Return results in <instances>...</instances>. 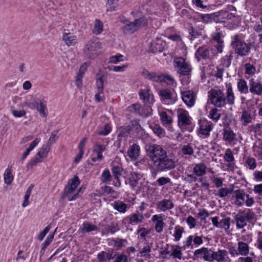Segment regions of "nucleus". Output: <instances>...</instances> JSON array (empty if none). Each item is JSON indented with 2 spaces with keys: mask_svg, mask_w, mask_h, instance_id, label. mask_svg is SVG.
Returning a JSON list of instances; mask_svg holds the SVG:
<instances>
[{
  "mask_svg": "<svg viewBox=\"0 0 262 262\" xmlns=\"http://www.w3.org/2000/svg\"><path fill=\"white\" fill-rule=\"evenodd\" d=\"M145 150L158 171H167L175 168L176 162L167 155L162 146L149 143L145 145Z\"/></svg>",
  "mask_w": 262,
  "mask_h": 262,
  "instance_id": "obj_1",
  "label": "nucleus"
},
{
  "mask_svg": "<svg viewBox=\"0 0 262 262\" xmlns=\"http://www.w3.org/2000/svg\"><path fill=\"white\" fill-rule=\"evenodd\" d=\"M226 95L220 89H211L209 92L210 102L215 107H222L227 103L233 105L235 103V97L231 83H226Z\"/></svg>",
  "mask_w": 262,
  "mask_h": 262,
  "instance_id": "obj_2",
  "label": "nucleus"
},
{
  "mask_svg": "<svg viewBox=\"0 0 262 262\" xmlns=\"http://www.w3.org/2000/svg\"><path fill=\"white\" fill-rule=\"evenodd\" d=\"M231 46L234 53L241 57L248 55L251 50L250 45L245 42L238 34L232 37Z\"/></svg>",
  "mask_w": 262,
  "mask_h": 262,
  "instance_id": "obj_3",
  "label": "nucleus"
},
{
  "mask_svg": "<svg viewBox=\"0 0 262 262\" xmlns=\"http://www.w3.org/2000/svg\"><path fill=\"white\" fill-rule=\"evenodd\" d=\"M79 184L80 180L77 176H74L68 181L67 186L64 190V196L67 198L69 201L75 200L78 197L80 189L77 190L76 188Z\"/></svg>",
  "mask_w": 262,
  "mask_h": 262,
  "instance_id": "obj_4",
  "label": "nucleus"
},
{
  "mask_svg": "<svg viewBox=\"0 0 262 262\" xmlns=\"http://www.w3.org/2000/svg\"><path fill=\"white\" fill-rule=\"evenodd\" d=\"M178 125L182 129L189 132L193 130L194 125L192 122V118L188 111L183 109H178L177 111Z\"/></svg>",
  "mask_w": 262,
  "mask_h": 262,
  "instance_id": "obj_5",
  "label": "nucleus"
},
{
  "mask_svg": "<svg viewBox=\"0 0 262 262\" xmlns=\"http://www.w3.org/2000/svg\"><path fill=\"white\" fill-rule=\"evenodd\" d=\"M216 50L214 48L206 46L200 47L196 51L195 56L198 61H200L201 58L211 60L218 53Z\"/></svg>",
  "mask_w": 262,
  "mask_h": 262,
  "instance_id": "obj_6",
  "label": "nucleus"
},
{
  "mask_svg": "<svg viewBox=\"0 0 262 262\" xmlns=\"http://www.w3.org/2000/svg\"><path fill=\"white\" fill-rule=\"evenodd\" d=\"M100 48V45L96 40H89L83 48V54L88 59L95 58L98 55L97 51Z\"/></svg>",
  "mask_w": 262,
  "mask_h": 262,
  "instance_id": "obj_7",
  "label": "nucleus"
},
{
  "mask_svg": "<svg viewBox=\"0 0 262 262\" xmlns=\"http://www.w3.org/2000/svg\"><path fill=\"white\" fill-rule=\"evenodd\" d=\"M158 94L160 100L163 104H173L177 101V96L173 90L163 89L159 91Z\"/></svg>",
  "mask_w": 262,
  "mask_h": 262,
  "instance_id": "obj_8",
  "label": "nucleus"
},
{
  "mask_svg": "<svg viewBox=\"0 0 262 262\" xmlns=\"http://www.w3.org/2000/svg\"><path fill=\"white\" fill-rule=\"evenodd\" d=\"M174 65L178 69V73L183 75H188L191 71V65L187 62L185 59L181 57H177L174 59Z\"/></svg>",
  "mask_w": 262,
  "mask_h": 262,
  "instance_id": "obj_9",
  "label": "nucleus"
},
{
  "mask_svg": "<svg viewBox=\"0 0 262 262\" xmlns=\"http://www.w3.org/2000/svg\"><path fill=\"white\" fill-rule=\"evenodd\" d=\"M133 127L137 130L141 128V125L136 121H133L130 125L120 127L118 134L119 139L128 137Z\"/></svg>",
  "mask_w": 262,
  "mask_h": 262,
  "instance_id": "obj_10",
  "label": "nucleus"
},
{
  "mask_svg": "<svg viewBox=\"0 0 262 262\" xmlns=\"http://www.w3.org/2000/svg\"><path fill=\"white\" fill-rule=\"evenodd\" d=\"M212 224L214 226L221 229H223L227 231L229 229L230 227V218L229 217H225L219 221L218 216H215L211 218Z\"/></svg>",
  "mask_w": 262,
  "mask_h": 262,
  "instance_id": "obj_11",
  "label": "nucleus"
},
{
  "mask_svg": "<svg viewBox=\"0 0 262 262\" xmlns=\"http://www.w3.org/2000/svg\"><path fill=\"white\" fill-rule=\"evenodd\" d=\"M144 220V216L142 213L140 212L138 210L131 213L125 217L124 221H127L129 224L136 225L141 224L143 223Z\"/></svg>",
  "mask_w": 262,
  "mask_h": 262,
  "instance_id": "obj_12",
  "label": "nucleus"
},
{
  "mask_svg": "<svg viewBox=\"0 0 262 262\" xmlns=\"http://www.w3.org/2000/svg\"><path fill=\"white\" fill-rule=\"evenodd\" d=\"M111 171L113 174L112 176L114 177L115 180L113 182V185L115 187H120L121 186L120 177L122 174V167L119 165H112Z\"/></svg>",
  "mask_w": 262,
  "mask_h": 262,
  "instance_id": "obj_13",
  "label": "nucleus"
},
{
  "mask_svg": "<svg viewBox=\"0 0 262 262\" xmlns=\"http://www.w3.org/2000/svg\"><path fill=\"white\" fill-rule=\"evenodd\" d=\"M249 91L253 95H262V82L255 80L253 78L249 80Z\"/></svg>",
  "mask_w": 262,
  "mask_h": 262,
  "instance_id": "obj_14",
  "label": "nucleus"
},
{
  "mask_svg": "<svg viewBox=\"0 0 262 262\" xmlns=\"http://www.w3.org/2000/svg\"><path fill=\"white\" fill-rule=\"evenodd\" d=\"M164 216L162 213L155 214L152 216L151 220L155 224V231L158 233H161L163 230L165 224L163 221Z\"/></svg>",
  "mask_w": 262,
  "mask_h": 262,
  "instance_id": "obj_15",
  "label": "nucleus"
},
{
  "mask_svg": "<svg viewBox=\"0 0 262 262\" xmlns=\"http://www.w3.org/2000/svg\"><path fill=\"white\" fill-rule=\"evenodd\" d=\"M224 35L222 32H217L213 34L212 39L215 42L214 47L218 53H222L224 47Z\"/></svg>",
  "mask_w": 262,
  "mask_h": 262,
  "instance_id": "obj_16",
  "label": "nucleus"
},
{
  "mask_svg": "<svg viewBox=\"0 0 262 262\" xmlns=\"http://www.w3.org/2000/svg\"><path fill=\"white\" fill-rule=\"evenodd\" d=\"M221 14V13L217 12L207 14H200V16L202 21L204 23L208 24L212 22L218 23L223 21L220 18Z\"/></svg>",
  "mask_w": 262,
  "mask_h": 262,
  "instance_id": "obj_17",
  "label": "nucleus"
},
{
  "mask_svg": "<svg viewBox=\"0 0 262 262\" xmlns=\"http://www.w3.org/2000/svg\"><path fill=\"white\" fill-rule=\"evenodd\" d=\"M181 97L183 102L189 107L194 105L195 100V95L192 91H181Z\"/></svg>",
  "mask_w": 262,
  "mask_h": 262,
  "instance_id": "obj_18",
  "label": "nucleus"
},
{
  "mask_svg": "<svg viewBox=\"0 0 262 262\" xmlns=\"http://www.w3.org/2000/svg\"><path fill=\"white\" fill-rule=\"evenodd\" d=\"M174 205L171 199H163L156 203L157 209L160 211L165 212L174 207Z\"/></svg>",
  "mask_w": 262,
  "mask_h": 262,
  "instance_id": "obj_19",
  "label": "nucleus"
},
{
  "mask_svg": "<svg viewBox=\"0 0 262 262\" xmlns=\"http://www.w3.org/2000/svg\"><path fill=\"white\" fill-rule=\"evenodd\" d=\"M165 46V42L160 38H157L150 43L149 51L153 53L162 52Z\"/></svg>",
  "mask_w": 262,
  "mask_h": 262,
  "instance_id": "obj_20",
  "label": "nucleus"
},
{
  "mask_svg": "<svg viewBox=\"0 0 262 262\" xmlns=\"http://www.w3.org/2000/svg\"><path fill=\"white\" fill-rule=\"evenodd\" d=\"M127 156L132 160L137 161L140 155V147L137 144H134L130 146L127 152Z\"/></svg>",
  "mask_w": 262,
  "mask_h": 262,
  "instance_id": "obj_21",
  "label": "nucleus"
},
{
  "mask_svg": "<svg viewBox=\"0 0 262 262\" xmlns=\"http://www.w3.org/2000/svg\"><path fill=\"white\" fill-rule=\"evenodd\" d=\"M213 260H216L217 262H230L231 259L228 257L226 250H219L214 252Z\"/></svg>",
  "mask_w": 262,
  "mask_h": 262,
  "instance_id": "obj_22",
  "label": "nucleus"
},
{
  "mask_svg": "<svg viewBox=\"0 0 262 262\" xmlns=\"http://www.w3.org/2000/svg\"><path fill=\"white\" fill-rule=\"evenodd\" d=\"M247 194L243 189H238L234 191V196L235 198V204L238 206H242L245 203Z\"/></svg>",
  "mask_w": 262,
  "mask_h": 262,
  "instance_id": "obj_23",
  "label": "nucleus"
},
{
  "mask_svg": "<svg viewBox=\"0 0 262 262\" xmlns=\"http://www.w3.org/2000/svg\"><path fill=\"white\" fill-rule=\"evenodd\" d=\"M212 129V124L211 122L207 121H202L200 122L199 133L208 137Z\"/></svg>",
  "mask_w": 262,
  "mask_h": 262,
  "instance_id": "obj_24",
  "label": "nucleus"
},
{
  "mask_svg": "<svg viewBox=\"0 0 262 262\" xmlns=\"http://www.w3.org/2000/svg\"><path fill=\"white\" fill-rule=\"evenodd\" d=\"M207 166L204 163L196 164L193 168V173L196 177H203L206 173Z\"/></svg>",
  "mask_w": 262,
  "mask_h": 262,
  "instance_id": "obj_25",
  "label": "nucleus"
},
{
  "mask_svg": "<svg viewBox=\"0 0 262 262\" xmlns=\"http://www.w3.org/2000/svg\"><path fill=\"white\" fill-rule=\"evenodd\" d=\"M97 227L89 222H84L79 228V231L84 234L93 231L97 230Z\"/></svg>",
  "mask_w": 262,
  "mask_h": 262,
  "instance_id": "obj_26",
  "label": "nucleus"
},
{
  "mask_svg": "<svg viewBox=\"0 0 262 262\" xmlns=\"http://www.w3.org/2000/svg\"><path fill=\"white\" fill-rule=\"evenodd\" d=\"M140 180L139 175L136 173H132L128 178L125 181V183L128 184L132 189H135L138 184Z\"/></svg>",
  "mask_w": 262,
  "mask_h": 262,
  "instance_id": "obj_27",
  "label": "nucleus"
},
{
  "mask_svg": "<svg viewBox=\"0 0 262 262\" xmlns=\"http://www.w3.org/2000/svg\"><path fill=\"white\" fill-rule=\"evenodd\" d=\"M160 120L164 126L165 127H169L172 122V117L168 115L166 112L162 111L159 113Z\"/></svg>",
  "mask_w": 262,
  "mask_h": 262,
  "instance_id": "obj_28",
  "label": "nucleus"
},
{
  "mask_svg": "<svg viewBox=\"0 0 262 262\" xmlns=\"http://www.w3.org/2000/svg\"><path fill=\"white\" fill-rule=\"evenodd\" d=\"M139 96L144 103L151 102L152 103L154 100L153 95L151 96L149 90L148 89L141 90L139 92Z\"/></svg>",
  "mask_w": 262,
  "mask_h": 262,
  "instance_id": "obj_29",
  "label": "nucleus"
},
{
  "mask_svg": "<svg viewBox=\"0 0 262 262\" xmlns=\"http://www.w3.org/2000/svg\"><path fill=\"white\" fill-rule=\"evenodd\" d=\"M237 228L242 229L247 225V221L244 216V211L238 212L234 217Z\"/></svg>",
  "mask_w": 262,
  "mask_h": 262,
  "instance_id": "obj_30",
  "label": "nucleus"
},
{
  "mask_svg": "<svg viewBox=\"0 0 262 262\" xmlns=\"http://www.w3.org/2000/svg\"><path fill=\"white\" fill-rule=\"evenodd\" d=\"M223 140L229 143H232L236 139V134L230 129H224Z\"/></svg>",
  "mask_w": 262,
  "mask_h": 262,
  "instance_id": "obj_31",
  "label": "nucleus"
},
{
  "mask_svg": "<svg viewBox=\"0 0 262 262\" xmlns=\"http://www.w3.org/2000/svg\"><path fill=\"white\" fill-rule=\"evenodd\" d=\"M125 24L124 26L121 28L123 32L125 34H132L137 31L136 27L134 22L129 23L127 20L124 21Z\"/></svg>",
  "mask_w": 262,
  "mask_h": 262,
  "instance_id": "obj_32",
  "label": "nucleus"
},
{
  "mask_svg": "<svg viewBox=\"0 0 262 262\" xmlns=\"http://www.w3.org/2000/svg\"><path fill=\"white\" fill-rule=\"evenodd\" d=\"M62 39L69 46H73L76 43L77 37L71 33H64Z\"/></svg>",
  "mask_w": 262,
  "mask_h": 262,
  "instance_id": "obj_33",
  "label": "nucleus"
},
{
  "mask_svg": "<svg viewBox=\"0 0 262 262\" xmlns=\"http://www.w3.org/2000/svg\"><path fill=\"white\" fill-rule=\"evenodd\" d=\"M240 121L243 126H246L252 122V117L250 113L247 111H244L242 113Z\"/></svg>",
  "mask_w": 262,
  "mask_h": 262,
  "instance_id": "obj_34",
  "label": "nucleus"
},
{
  "mask_svg": "<svg viewBox=\"0 0 262 262\" xmlns=\"http://www.w3.org/2000/svg\"><path fill=\"white\" fill-rule=\"evenodd\" d=\"M249 86L247 82L243 79H239L237 83V88L238 91L243 94H247L249 93Z\"/></svg>",
  "mask_w": 262,
  "mask_h": 262,
  "instance_id": "obj_35",
  "label": "nucleus"
},
{
  "mask_svg": "<svg viewBox=\"0 0 262 262\" xmlns=\"http://www.w3.org/2000/svg\"><path fill=\"white\" fill-rule=\"evenodd\" d=\"M105 150V146L104 145L95 144L94 146L93 152V155H96L98 160L100 161L103 159L102 152Z\"/></svg>",
  "mask_w": 262,
  "mask_h": 262,
  "instance_id": "obj_36",
  "label": "nucleus"
},
{
  "mask_svg": "<svg viewBox=\"0 0 262 262\" xmlns=\"http://www.w3.org/2000/svg\"><path fill=\"white\" fill-rule=\"evenodd\" d=\"M238 245V253L242 256H247L249 253V247L248 245L243 242H239Z\"/></svg>",
  "mask_w": 262,
  "mask_h": 262,
  "instance_id": "obj_37",
  "label": "nucleus"
},
{
  "mask_svg": "<svg viewBox=\"0 0 262 262\" xmlns=\"http://www.w3.org/2000/svg\"><path fill=\"white\" fill-rule=\"evenodd\" d=\"M36 109L39 112L41 117L45 118L47 116L48 110L46 102L45 100H39V104L37 105Z\"/></svg>",
  "mask_w": 262,
  "mask_h": 262,
  "instance_id": "obj_38",
  "label": "nucleus"
},
{
  "mask_svg": "<svg viewBox=\"0 0 262 262\" xmlns=\"http://www.w3.org/2000/svg\"><path fill=\"white\" fill-rule=\"evenodd\" d=\"M143 74L146 79L155 82H161V74L158 75L156 72H150L148 71L144 72Z\"/></svg>",
  "mask_w": 262,
  "mask_h": 262,
  "instance_id": "obj_39",
  "label": "nucleus"
},
{
  "mask_svg": "<svg viewBox=\"0 0 262 262\" xmlns=\"http://www.w3.org/2000/svg\"><path fill=\"white\" fill-rule=\"evenodd\" d=\"M114 208L121 213H124L127 210V205L122 201L118 200L113 204Z\"/></svg>",
  "mask_w": 262,
  "mask_h": 262,
  "instance_id": "obj_40",
  "label": "nucleus"
},
{
  "mask_svg": "<svg viewBox=\"0 0 262 262\" xmlns=\"http://www.w3.org/2000/svg\"><path fill=\"white\" fill-rule=\"evenodd\" d=\"M152 109L150 105H144L140 106L138 115L145 118H147L151 115Z\"/></svg>",
  "mask_w": 262,
  "mask_h": 262,
  "instance_id": "obj_41",
  "label": "nucleus"
},
{
  "mask_svg": "<svg viewBox=\"0 0 262 262\" xmlns=\"http://www.w3.org/2000/svg\"><path fill=\"white\" fill-rule=\"evenodd\" d=\"M172 252L170 255L174 258L181 259L182 256V253L181 252L182 247L178 245H171Z\"/></svg>",
  "mask_w": 262,
  "mask_h": 262,
  "instance_id": "obj_42",
  "label": "nucleus"
},
{
  "mask_svg": "<svg viewBox=\"0 0 262 262\" xmlns=\"http://www.w3.org/2000/svg\"><path fill=\"white\" fill-rule=\"evenodd\" d=\"M112 178L109 169L106 168L102 171L100 180L102 183H108L111 182Z\"/></svg>",
  "mask_w": 262,
  "mask_h": 262,
  "instance_id": "obj_43",
  "label": "nucleus"
},
{
  "mask_svg": "<svg viewBox=\"0 0 262 262\" xmlns=\"http://www.w3.org/2000/svg\"><path fill=\"white\" fill-rule=\"evenodd\" d=\"M4 181L7 185H10L13 180L12 169L9 167L7 168L4 173Z\"/></svg>",
  "mask_w": 262,
  "mask_h": 262,
  "instance_id": "obj_44",
  "label": "nucleus"
},
{
  "mask_svg": "<svg viewBox=\"0 0 262 262\" xmlns=\"http://www.w3.org/2000/svg\"><path fill=\"white\" fill-rule=\"evenodd\" d=\"M133 22L137 30L141 28L147 27L148 25V20L144 16L136 19Z\"/></svg>",
  "mask_w": 262,
  "mask_h": 262,
  "instance_id": "obj_45",
  "label": "nucleus"
},
{
  "mask_svg": "<svg viewBox=\"0 0 262 262\" xmlns=\"http://www.w3.org/2000/svg\"><path fill=\"white\" fill-rule=\"evenodd\" d=\"M233 58L232 53L230 52L229 55H226L224 56L221 61V66H222L223 68H229L231 63V61Z\"/></svg>",
  "mask_w": 262,
  "mask_h": 262,
  "instance_id": "obj_46",
  "label": "nucleus"
},
{
  "mask_svg": "<svg viewBox=\"0 0 262 262\" xmlns=\"http://www.w3.org/2000/svg\"><path fill=\"white\" fill-rule=\"evenodd\" d=\"M112 130V126L110 123H106L104 126L99 128L97 134L100 136H107Z\"/></svg>",
  "mask_w": 262,
  "mask_h": 262,
  "instance_id": "obj_47",
  "label": "nucleus"
},
{
  "mask_svg": "<svg viewBox=\"0 0 262 262\" xmlns=\"http://www.w3.org/2000/svg\"><path fill=\"white\" fill-rule=\"evenodd\" d=\"M184 232V229L183 227L180 226V225H177L174 227V232L173 234L174 241L176 242L179 241L181 239Z\"/></svg>",
  "mask_w": 262,
  "mask_h": 262,
  "instance_id": "obj_48",
  "label": "nucleus"
},
{
  "mask_svg": "<svg viewBox=\"0 0 262 262\" xmlns=\"http://www.w3.org/2000/svg\"><path fill=\"white\" fill-rule=\"evenodd\" d=\"M233 191V188L229 189L226 187H221L218 189L215 195L218 196L221 198H223L228 196L229 194L232 193Z\"/></svg>",
  "mask_w": 262,
  "mask_h": 262,
  "instance_id": "obj_49",
  "label": "nucleus"
},
{
  "mask_svg": "<svg viewBox=\"0 0 262 262\" xmlns=\"http://www.w3.org/2000/svg\"><path fill=\"white\" fill-rule=\"evenodd\" d=\"M206 247H202L200 249H198L195 250L193 253V259H203L204 260V258L206 255Z\"/></svg>",
  "mask_w": 262,
  "mask_h": 262,
  "instance_id": "obj_50",
  "label": "nucleus"
},
{
  "mask_svg": "<svg viewBox=\"0 0 262 262\" xmlns=\"http://www.w3.org/2000/svg\"><path fill=\"white\" fill-rule=\"evenodd\" d=\"M253 30L258 34L259 42L262 44V20L256 21L254 25Z\"/></svg>",
  "mask_w": 262,
  "mask_h": 262,
  "instance_id": "obj_51",
  "label": "nucleus"
},
{
  "mask_svg": "<svg viewBox=\"0 0 262 262\" xmlns=\"http://www.w3.org/2000/svg\"><path fill=\"white\" fill-rule=\"evenodd\" d=\"M151 245L152 244L145 243L144 247L140 251L141 257H148L150 256V253L151 252Z\"/></svg>",
  "mask_w": 262,
  "mask_h": 262,
  "instance_id": "obj_52",
  "label": "nucleus"
},
{
  "mask_svg": "<svg viewBox=\"0 0 262 262\" xmlns=\"http://www.w3.org/2000/svg\"><path fill=\"white\" fill-rule=\"evenodd\" d=\"M150 127L151 128L154 134H155L159 137L162 138L165 136V132L164 129L162 128V127H161L159 125L155 124L150 126Z\"/></svg>",
  "mask_w": 262,
  "mask_h": 262,
  "instance_id": "obj_53",
  "label": "nucleus"
},
{
  "mask_svg": "<svg viewBox=\"0 0 262 262\" xmlns=\"http://www.w3.org/2000/svg\"><path fill=\"white\" fill-rule=\"evenodd\" d=\"M103 25L102 22L99 19H96L94 23V28L93 29V33L98 35L103 31Z\"/></svg>",
  "mask_w": 262,
  "mask_h": 262,
  "instance_id": "obj_54",
  "label": "nucleus"
},
{
  "mask_svg": "<svg viewBox=\"0 0 262 262\" xmlns=\"http://www.w3.org/2000/svg\"><path fill=\"white\" fill-rule=\"evenodd\" d=\"M209 117L214 122H216L221 117V111L216 108L212 109L209 112Z\"/></svg>",
  "mask_w": 262,
  "mask_h": 262,
  "instance_id": "obj_55",
  "label": "nucleus"
},
{
  "mask_svg": "<svg viewBox=\"0 0 262 262\" xmlns=\"http://www.w3.org/2000/svg\"><path fill=\"white\" fill-rule=\"evenodd\" d=\"M161 82H165L168 85H173L174 83L176 84V83L175 82V80L173 77H172L171 76L165 74H161Z\"/></svg>",
  "mask_w": 262,
  "mask_h": 262,
  "instance_id": "obj_56",
  "label": "nucleus"
},
{
  "mask_svg": "<svg viewBox=\"0 0 262 262\" xmlns=\"http://www.w3.org/2000/svg\"><path fill=\"white\" fill-rule=\"evenodd\" d=\"M33 187H34V185L31 184L28 188V189L26 192L25 196H24V201L22 204V206L23 207H25L29 205V199L30 196V195L31 194V192H32V190Z\"/></svg>",
  "mask_w": 262,
  "mask_h": 262,
  "instance_id": "obj_57",
  "label": "nucleus"
},
{
  "mask_svg": "<svg viewBox=\"0 0 262 262\" xmlns=\"http://www.w3.org/2000/svg\"><path fill=\"white\" fill-rule=\"evenodd\" d=\"M188 31L189 35L191 36L190 39L192 40L195 38L197 36L202 35L203 30L202 29L197 30L192 26H191L188 29Z\"/></svg>",
  "mask_w": 262,
  "mask_h": 262,
  "instance_id": "obj_58",
  "label": "nucleus"
},
{
  "mask_svg": "<svg viewBox=\"0 0 262 262\" xmlns=\"http://www.w3.org/2000/svg\"><path fill=\"white\" fill-rule=\"evenodd\" d=\"M244 216L247 222L252 223L255 217V214L251 209H249L247 212L244 211Z\"/></svg>",
  "mask_w": 262,
  "mask_h": 262,
  "instance_id": "obj_59",
  "label": "nucleus"
},
{
  "mask_svg": "<svg viewBox=\"0 0 262 262\" xmlns=\"http://www.w3.org/2000/svg\"><path fill=\"white\" fill-rule=\"evenodd\" d=\"M119 0H107L106 4L107 11H114L118 6Z\"/></svg>",
  "mask_w": 262,
  "mask_h": 262,
  "instance_id": "obj_60",
  "label": "nucleus"
},
{
  "mask_svg": "<svg viewBox=\"0 0 262 262\" xmlns=\"http://www.w3.org/2000/svg\"><path fill=\"white\" fill-rule=\"evenodd\" d=\"M50 150L49 145H43L41 149L37 153L38 156L41 159H43L47 156L48 153Z\"/></svg>",
  "mask_w": 262,
  "mask_h": 262,
  "instance_id": "obj_61",
  "label": "nucleus"
},
{
  "mask_svg": "<svg viewBox=\"0 0 262 262\" xmlns=\"http://www.w3.org/2000/svg\"><path fill=\"white\" fill-rule=\"evenodd\" d=\"M54 236V232L50 233L45 241L41 244V250H45L52 242Z\"/></svg>",
  "mask_w": 262,
  "mask_h": 262,
  "instance_id": "obj_62",
  "label": "nucleus"
},
{
  "mask_svg": "<svg viewBox=\"0 0 262 262\" xmlns=\"http://www.w3.org/2000/svg\"><path fill=\"white\" fill-rule=\"evenodd\" d=\"M184 155L191 156L193 154L194 151L192 147L190 144L184 145L181 149Z\"/></svg>",
  "mask_w": 262,
  "mask_h": 262,
  "instance_id": "obj_63",
  "label": "nucleus"
},
{
  "mask_svg": "<svg viewBox=\"0 0 262 262\" xmlns=\"http://www.w3.org/2000/svg\"><path fill=\"white\" fill-rule=\"evenodd\" d=\"M254 156L262 160V143L258 146H254Z\"/></svg>",
  "mask_w": 262,
  "mask_h": 262,
  "instance_id": "obj_64",
  "label": "nucleus"
}]
</instances>
